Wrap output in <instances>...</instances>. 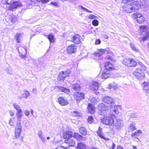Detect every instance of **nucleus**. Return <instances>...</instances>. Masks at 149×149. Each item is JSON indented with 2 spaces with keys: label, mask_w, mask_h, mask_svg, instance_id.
Listing matches in <instances>:
<instances>
[{
  "label": "nucleus",
  "mask_w": 149,
  "mask_h": 149,
  "mask_svg": "<svg viewBox=\"0 0 149 149\" xmlns=\"http://www.w3.org/2000/svg\"><path fill=\"white\" fill-rule=\"evenodd\" d=\"M16 116H17V119H21L22 116V112H17L16 113Z\"/></svg>",
  "instance_id": "48"
},
{
  "label": "nucleus",
  "mask_w": 149,
  "mask_h": 149,
  "mask_svg": "<svg viewBox=\"0 0 149 149\" xmlns=\"http://www.w3.org/2000/svg\"><path fill=\"white\" fill-rule=\"evenodd\" d=\"M46 36H47V38L50 42L52 43L54 42V37L53 35L50 34Z\"/></svg>",
  "instance_id": "33"
},
{
  "label": "nucleus",
  "mask_w": 149,
  "mask_h": 149,
  "mask_svg": "<svg viewBox=\"0 0 149 149\" xmlns=\"http://www.w3.org/2000/svg\"><path fill=\"white\" fill-rule=\"evenodd\" d=\"M101 41L100 39H97L95 42V44L98 45L100 44L101 43Z\"/></svg>",
  "instance_id": "57"
},
{
  "label": "nucleus",
  "mask_w": 149,
  "mask_h": 149,
  "mask_svg": "<svg viewBox=\"0 0 149 149\" xmlns=\"http://www.w3.org/2000/svg\"><path fill=\"white\" fill-rule=\"evenodd\" d=\"M140 8L139 1H134L130 4L125 5L123 7V10L126 12L129 13L137 11Z\"/></svg>",
  "instance_id": "1"
},
{
  "label": "nucleus",
  "mask_w": 149,
  "mask_h": 149,
  "mask_svg": "<svg viewBox=\"0 0 149 149\" xmlns=\"http://www.w3.org/2000/svg\"><path fill=\"white\" fill-rule=\"evenodd\" d=\"M88 18L90 19H93L97 18V17L95 15H90L88 16Z\"/></svg>",
  "instance_id": "50"
},
{
  "label": "nucleus",
  "mask_w": 149,
  "mask_h": 149,
  "mask_svg": "<svg viewBox=\"0 0 149 149\" xmlns=\"http://www.w3.org/2000/svg\"><path fill=\"white\" fill-rule=\"evenodd\" d=\"M143 89L145 92L149 93V83L144 82L143 83Z\"/></svg>",
  "instance_id": "24"
},
{
  "label": "nucleus",
  "mask_w": 149,
  "mask_h": 149,
  "mask_svg": "<svg viewBox=\"0 0 149 149\" xmlns=\"http://www.w3.org/2000/svg\"><path fill=\"white\" fill-rule=\"evenodd\" d=\"M39 2H41L42 3H46L49 1V0H39Z\"/></svg>",
  "instance_id": "55"
},
{
  "label": "nucleus",
  "mask_w": 149,
  "mask_h": 149,
  "mask_svg": "<svg viewBox=\"0 0 149 149\" xmlns=\"http://www.w3.org/2000/svg\"><path fill=\"white\" fill-rule=\"evenodd\" d=\"M17 18L15 16H13L11 18L10 21L11 22L14 23L17 21Z\"/></svg>",
  "instance_id": "45"
},
{
  "label": "nucleus",
  "mask_w": 149,
  "mask_h": 149,
  "mask_svg": "<svg viewBox=\"0 0 149 149\" xmlns=\"http://www.w3.org/2000/svg\"><path fill=\"white\" fill-rule=\"evenodd\" d=\"M79 7H81V8L82 9L84 10V11H86L87 12H89L90 13H92V11L88 10V9L83 7V6H80V5L79 6Z\"/></svg>",
  "instance_id": "49"
},
{
  "label": "nucleus",
  "mask_w": 149,
  "mask_h": 149,
  "mask_svg": "<svg viewBox=\"0 0 149 149\" xmlns=\"http://www.w3.org/2000/svg\"><path fill=\"white\" fill-rule=\"evenodd\" d=\"M73 137L78 141H81L83 140V137L78 133L75 132L73 135Z\"/></svg>",
  "instance_id": "23"
},
{
  "label": "nucleus",
  "mask_w": 149,
  "mask_h": 149,
  "mask_svg": "<svg viewBox=\"0 0 149 149\" xmlns=\"http://www.w3.org/2000/svg\"><path fill=\"white\" fill-rule=\"evenodd\" d=\"M102 36L105 39H107L108 38V36L107 35L104 34H102Z\"/></svg>",
  "instance_id": "58"
},
{
  "label": "nucleus",
  "mask_w": 149,
  "mask_h": 149,
  "mask_svg": "<svg viewBox=\"0 0 149 149\" xmlns=\"http://www.w3.org/2000/svg\"><path fill=\"white\" fill-rule=\"evenodd\" d=\"M14 108L17 110V112H22V109L17 104L14 103L13 104Z\"/></svg>",
  "instance_id": "32"
},
{
  "label": "nucleus",
  "mask_w": 149,
  "mask_h": 149,
  "mask_svg": "<svg viewBox=\"0 0 149 149\" xmlns=\"http://www.w3.org/2000/svg\"><path fill=\"white\" fill-rule=\"evenodd\" d=\"M21 121L20 119H18V120L17 122V126L16 127H18L20 126V127H21Z\"/></svg>",
  "instance_id": "52"
},
{
  "label": "nucleus",
  "mask_w": 149,
  "mask_h": 149,
  "mask_svg": "<svg viewBox=\"0 0 149 149\" xmlns=\"http://www.w3.org/2000/svg\"><path fill=\"white\" fill-rule=\"evenodd\" d=\"M74 97L77 101V102L79 103L81 100L84 99L85 95L82 92H76L74 93Z\"/></svg>",
  "instance_id": "7"
},
{
  "label": "nucleus",
  "mask_w": 149,
  "mask_h": 149,
  "mask_svg": "<svg viewBox=\"0 0 149 149\" xmlns=\"http://www.w3.org/2000/svg\"><path fill=\"white\" fill-rule=\"evenodd\" d=\"M134 15L135 16V18H136H136H139L143 16L141 13H134Z\"/></svg>",
  "instance_id": "46"
},
{
  "label": "nucleus",
  "mask_w": 149,
  "mask_h": 149,
  "mask_svg": "<svg viewBox=\"0 0 149 149\" xmlns=\"http://www.w3.org/2000/svg\"><path fill=\"white\" fill-rule=\"evenodd\" d=\"M113 65L109 62L106 61L104 63V67L105 70L110 71L113 69Z\"/></svg>",
  "instance_id": "17"
},
{
  "label": "nucleus",
  "mask_w": 149,
  "mask_h": 149,
  "mask_svg": "<svg viewBox=\"0 0 149 149\" xmlns=\"http://www.w3.org/2000/svg\"><path fill=\"white\" fill-rule=\"evenodd\" d=\"M23 35V33H17L16 34L15 38L18 43H20L21 42Z\"/></svg>",
  "instance_id": "21"
},
{
  "label": "nucleus",
  "mask_w": 149,
  "mask_h": 149,
  "mask_svg": "<svg viewBox=\"0 0 149 149\" xmlns=\"http://www.w3.org/2000/svg\"><path fill=\"white\" fill-rule=\"evenodd\" d=\"M58 103L63 106L67 105L69 103L68 100L63 97H59L58 99Z\"/></svg>",
  "instance_id": "13"
},
{
  "label": "nucleus",
  "mask_w": 149,
  "mask_h": 149,
  "mask_svg": "<svg viewBox=\"0 0 149 149\" xmlns=\"http://www.w3.org/2000/svg\"><path fill=\"white\" fill-rule=\"evenodd\" d=\"M108 88L109 89H112L113 90H116L118 89L117 86L115 85L114 83L109 84Z\"/></svg>",
  "instance_id": "39"
},
{
  "label": "nucleus",
  "mask_w": 149,
  "mask_h": 149,
  "mask_svg": "<svg viewBox=\"0 0 149 149\" xmlns=\"http://www.w3.org/2000/svg\"><path fill=\"white\" fill-rule=\"evenodd\" d=\"M79 132L82 135L85 136L87 134V131L86 129L83 127H81L79 129Z\"/></svg>",
  "instance_id": "27"
},
{
  "label": "nucleus",
  "mask_w": 149,
  "mask_h": 149,
  "mask_svg": "<svg viewBox=\"0 0 149 149\" xmlns=\"http://www.w3.org/2000/svg\"><path fill=\"white\" fill-rule=\"evenodd\" d=\"M38 135L39 137L40 138L41 141L43 142H45V139L43 136V135L41 131H39L38 132Z\"/></svg>",
  "instance_id": "36"
},
{
  "label": "nucleus",
  "mask_w": 149,
  "mask_h": 149,
  "mask_svg": "<svg viewBox=\"0 0 149 149\" xmlns=\"http://www.w3.org/2000/svg\"><path fill=\"white\" fill-rule=\"evenodd\" d=\"M21 127L19 126L18 127H16L15 131V136L17 138H19L20 135L22 130Z\"/></svg>",
  "instance_id": "22"
},
{
  "label": "nucleus",
  "mask_w": 149,
  "mask_h": 149,
  "mask_svg": "<svg viewBox=\"0 0 149 149\" xmlns=\"http://www.w3.org/2000/svg\"><path fill=\"white\" fill-rule=\"evenodd\" d=\"M141 131L140 130H138L132 134V136H138L141 135Z\"/></svg>",
  "instance_id": "41"
},
{
  "label": "nucleus",
  "mask_w": 149,
  "mask_h": 149,
  "mask_svg": "<svg viewBox=\"0 0 149 149\" xmlns=\"http://www.w3.org/2000/svg\"><path fill=\"white\" fill-rule=\"evenodd\" d=\"M71 114L73 116H81L80 113L76 111L72 112Z\"/></svg>",
  "instance_id": "40"
},
{
  "label": "nucleus",
  "mask_w": 149,
  "mask_h": 149,
  "mask_svg": "<svg viewBox=\"0 0 149 149\" xmlns=\"http://www.w3.org/2000/svg\"><path fill=\"white\" fill-rule=\"evenodd\" d=\"M139 4L141 8L143 11L146 10L148 9L149 5L147 2L145 0H139Z\"/></svg>",
  "instance_id": "9"
},
{
  "label": "nucleus",
  "mask_w": 149,
  "mask_h": 149,
  "mask_svg": "<svg viewBox=\"0 0 149 149\" xmlns=\"http://www.w3.org/2000/svg\"><path fill=\"white\" fill-rule=\"evenodd\" d=\"M9 114L11 116H14V113L11 110L9 111Z\"/></svg>",
  "instance_id": "62"
},
{
  "label": "nucleus",
  "mask_w": 149,
  "mask_h": 149,
  "mask_svg": "<svg viewBox=\"0 0 149 149\" xmlns=\"http://www.w3.org/2000/svg\"><path fill=\"white\" fill-rule=\"evenodd\" d=\"M129 131L132 132L136 129L135 122H132L129 124Z\"/></svg>",
  "instance_id": "30"
},
{
  "label": "nucleus",
  "mask_w": 149,
  "mask_h": 149,
  "mask_svg": "<svg viewBox=\"0 0 149 149\" xmlns=\"http://www.w3.org/2000/svg\"><path fill=\"white\" fill-rule=\"evenodd\" d=\"M24 93L25 95V96H26L27 98L30 95L29 93L27 91H25Z\"/></svg>",
  "instance_id": "54"
},
{
  "label": "nucleus",
  "mask_w": 149,
  "mask_h": 149,
  "mask_svg": "<svg viewBox=\"0 0 149 149\" xmlns=\"http://www.w3.org/2000/svg\"><path fill=\"white\" fill-rule=\"evenodd\" d=\"M137 117V115L134 113H132L130 115L131 118H136Z\"/></svg>",
  "instance_id": "56"
},
{
  "label": "nucleus",
  "mask_w": 149,
  "mask_h": 149,
  "mask_svg": "<svg viewBox=\"0 0 149 149\" xmlns=\"http://www.w3.org/2000/svg\"><path fill=\"white\" fill-rule=\"evenodd\" d=\"M138 65L140 66L133 71V74L136 78L141 80L144 77V72L146 68L141 63H139Z\"/></svg>",
  "instance_id": "2"
},
{
  "label": "nucleus",
  "mask_w": 149,
  "mask_h": 149,
  "mask_svg": "<svg viewBox=\"0 0 149 149\" xmlns=\"http://www.w3.org/2000/svg\"><path fill=\"white\" fill-rule=\"evenodd\" d=\"M114 119L115 120V123H114V125L115 126L118 130H120L124 126L123 121L115 116Z\"/></svg>",
  "instance_id": "6"
},
{
  "label": "nucleus",
  "mask_w": 149,
  "mask_h": 149,
  "mask_svg": "<svg viewBox=\"0 0 149 149\" xmlns=\"http://www.w3.org/2000/svg\"><path fill=\"white\" fill-rule=\"evenodd\" d=\"M67 76L65 75L64 71L61 72L59 75L58 78L60 81H63Z\"/></svg>",
  "instance_id": "26"
},
{
  "label": "nucleus",
  "mask_w": 149,
  "mask_h": 149,
  "mask_svg": "<svg viewBox=\"0 0 149 149\" xmlns=\"http://www.w3.org/2000/svg\"><path fill=\"white\" fill-rule=\"evenodd\" d=\"M18 51L22 58H23L26 53V49L24 47H19L18 49Z\"/></svg>",
  "instance_id": "15"
},
{
  "label": "nucleus",
  "mask_w": 149,
  "mask_h": 149,
  "mask_svg": "<svg viewBox=\"0 0 149 149\" xmlns=\"http://www.w3.org/2000/svg\"><path fill=\"white\" fill-rule=\"evenodd\" d=\"M77 148L80 149H85L86 148V145L82 143H78L77 144Z\"/></svg>",
  "instance_id": "38"
},
{
  "label": "nucleus",
  "mask_w": 149,
  "mask_h": 149,
  "mask_svg": "<svg viewBox=\"0 0 149 149\" xmlns=\"http://www.w3.org/2000/svg\"><path fill=\"white\" fill-rule=\"evenodd\" d=\"M55 89L59 91H61L67 94H69L70 92V90L69 89H68L63 87L56 86L55 87Z\"/></svg>",
  "instance_id": "12"
},
{
  "label": "nucleus",
  "mask_w": 149,
  "mask_h": 149,
  "mask_svg": "<svg viewBox=\"0 0 149 149\" xmlns=\"http://www.w3.org/2000/svg\"><path fill=\"white\" fill-rule=\"evenodd\" d=\"M90 102L91 103L94 104L97 103L98 101L96 98L95 97H93L91 100Z\"/></svg>",
  "instance_id": "43"
},
{
  "label": "nucleus",
  "mask_w": 149,
  "mask_h": 149,
  "mask_svg": "<svg viewBox=\"0 0 149 149\" xmlns=\"http://www.w3.org/2000/svg\"><path fill=\"white\" fill-rule=\"evenodd\" d=\"M65 147H64L62 146H60L56 148L55 149H64Z\"/></svg>",
  "instance_id": "64"
},
{
  "label": "nucleus",
  "mask_w": 149,
  "mask_h": 149,
  "mask_svg": "<svg viewBox=\"0 0 149 149\" xmlns=\"http://www.w3.org/2000/svg\"><path fill=\"white\" fill-rule=\"evenodd\" d=\"M64 72L65 75L67 77H68L69 76V75L70 74V71L69 70H68L66 71H64Z\"/></svg>",
  "instance_id": "51"
},
{
  "label": "nucleus",
  "mask_w": 149,
  "mask_h": 149,
  "mask_svg": "<svg viewBox=\"0 0 149 149\" xmlns=\"http://www.w3.org/2000/svg\"><path fill=\"white\" fill-rule=\"evenodd\" d=\"M136 20L137 22L140 24H142L145 21V18L143 16L139 18H136Z\"/></svg>",
  "instance_id": "37"
},
{
  "label": "nucleus",
  "mask_w": 149,
  "mask_h": 149,
  "mask_svg": "<svg viewBox=\"0 0 149 149\" xmlns=\"http://www.w3.org/2000/svg\"><path fill=\"white\" fill-rule=\"evenodd\" d=\"M115 116L113 115L111 116H104L101 119L102 123L107 125H113Z\"/></svg>",
  "instance_id": "4"
},
{
  "label": "nucleus",
  "mask_w": 149,
  "mask_h": 149,
  "mask_svg": "<svg viewBox=\"0 0 149 149\" xmlns=\"http://www.w3.org/2000/svg\"><path fill=\"white\" fill-rule=\"evenodd\" d=\"M99 83L96 81H94L90 84L89 87L91 90L96 91L98 89Z\"/></svg>",
  "instance_id": "14"
},
{
  "label": "nucleus",
  "mask_w": 149,
  "mask_h": 149,
  "mask_svg": "<svg viewBox=\"0 0 149 149\" xmlns=\"http://www.w3.org/2000/svg\"><path fill=\"white\" fill-rule=\"evenodd\" d=\"M80 36L78 34H76L72 37L71 41L75 44H78L80 43Z\"/></svg>",
  "instance_id": "11"
},
{
  "label": "nucleus",
  "mask_w": 149,
  "mask_h": 149,
  "mask_svg": "<svg viewBox=\"0 0 149 149\" xmlns=\"http://www.w3.org/2000/svg\"><path fill=\"white\" fill-rule=\"evenodd\" d=\"M97 133L98 134L99 136L101 137V138L103 139L104 140H106V139H107V140L109 139H106L104 137V136L101 133V131H98L97 132Z\"/></svg>",
  "instance_id": "42"
},
{
  "label": "nucleus",
  "mask_w": 149,
  "mask_h": 149,
  "mask_svg": "<svg viewBox=\"0 0 149 149\" xmlns=\"http://www.w3.org/2000/svg\"><path fill=\"white\" fill-rule=\"evenodd\" d=\"M108 53L107 50L106 49H101L99 50L98 52H96V53H98L99 56H100L104 54H107Z\"/></svg>",
  "instance_id": "34"
},
{
  "label": "nucleus",
  "mask_w": 149,
  "mask_h": 149,
  "mask_svg": "<svg viewBox=\"0 0 149 149\" xmlns=\"http://www.w3.org/2000/svg\"><path fill=\"white\" fill-rule=\"evenodd\" d=\"M88 111L91 114L94 113L95 111V108L93 105L89 103L87 107Z\"/></svg>",
  "instance_id": "19"
},
{
  "label": "nucleus",
  "mask_w": 149,
  "mask_h": 149,
  "mask_svg": "<svg viewBox=\"0 0 149 149\" xmlns=\"http://www.w3.org/2000/svg\"><path fill=\"white\" fill-rule=\"evenodd\" d=\"M22 6V5L21 2L19 1H14L11 4L9 8V10L13 11L14 10L18 7Z\"/></svg>",
  "instance_id": "8"
},
{
  "label": "nucleus",
  "mask_w": 149,
  "mask_h": 149,
  "mask_svg": "<svg viewBox=\"0 0 149 149\" xmlns=\"http://www.w3.org/2000/svg\"><path fill=\"white\" fill-rule=\"evenodd\" d=\"M110 76V72L109 71L107 70H105L103 72L102 76V79H107Z\"/></svg>",
  "instance_id": "25"
},
{
  "label": "nucleus",
  "mask_w": 149,
  "mask_h": 149,
  "mask_svg": "<svg viewBox=\"0 0 149 149\" xmlns=\"http://www.w3.org/2000/svg\"><path fill=\"white\" fill-rule=\"evenodd\" d=\"M122 63L123 65L127 66L129 67L130 58H125L124 59Z\"/></svg>",
  "instance_id": "35"
},
{
  "label": "nucleus",
  "mask_w": 149,
  "mask_h": 149,
  "mask_svg": "<svg viewBox=\"0 0 149 149\" xmlns=\"http://www.w3.org/2000/svg\"><path fill=\"white\" fill-rule=\"evenodd\" d=\"M12 118H11L10 119V120H9V124L11 125V126H13V122L12 121Z\"/></svg>",
  "instance_id": "61"
},
{
  "label": "nucleus",
  "mask_w": 149,
  "mask_h": 149,
  "mask_svg": "<svg viewBox=\"0 0 149 149\" xmlns=\"http://www.w3.org/2000/svg\"><path fill=\"white\" fill-rule=\"evenodd\" d=\"M51 4L53 5H54L56 6H58V4L56 2H51Z\"/></svg>",
  "instance_id": "63"
},
{
  "label": "nucleus",
  "mask_w": 149,
  "mask_h": 149,
  "mask_svg": "<svg viewBox=\"0 0 149 149\" xmlns=\"http://www.w3.org/2000/svg\"><path fill=\"white\" fill-rule=\"evenodd\" d=\"M130 47L131 49L133 51L136 52H139V49L136 47V45L132 42L130 43Z\"/></svg>",
  "instance_id": "29"
},
{
  "label": "nucleus",
  "mask_w": 149,
  "mask_h": 149,
  "mask_svg": "<svg viewBox=\"0 0 149 149\" xmlns=\"http://www.w3.org/2000/svg\"><path fill=\"white\" fill-rule=\"evenodd\" d=\"M93 118L92 116H90L88 117L87 121L88 123L91 124L93 122Z\"/></svg>",
  "instance_id": "47"
},
{
  "label": "nucleus",
  "mask_w": 149,
  "mask_h": 149,
  "mask_svg": "<svg viewBox=\"0 0 149 149\" xmlns=\"http://www.w3.org/2000/svg\"><path fill=\"white\" fill-rule=\"evenodd\" d=\"M132 0H122V2L126 3H127L128 2H130L132 1Z\"/></svg>",
  "instance_id": "59"
},
{
  "label": "nucleus",
  "mask_w": 149,
  "mask_h": 149,
  "mask_svg": "<svg viewBox=\"0 0 149 149\" xmlns=\"http://www.w3.org/2000/svg\"><path fill=\"white\" fill-rule=\"evenodd\" d=\"M103 101L108 104H114V101L113 99L110 97L106 96L103 98Z\"/></svg>",
  "instance_id": "16"
},
{
  "label": "nucleus",
  "mask_w": 149,
  "mask_h": 149,
  "mask_svg": "<svg viewBox=\"0 0 149 149\" xmlns=\"http://www.w3.org/2000/svg\"><path fill=\"white\" fill-rule=\"evenodd\" d=\"M2 3L4 4H9L10 3L8 2V0H1Z\"/></svg>",
  "instance_id": "53"
},
{
  "label": "nucleus",
  "mask_w": 149,
  "mask_h": 149,
  "mask_svg": "<svg viewBox=\"0 0 149 149\" xmlns=\"http://www.w3.org/2000/svg\"><path fill=\"white\" fill-rule=\"evenodd\" d=\"M77 47L74 45H72L67 48V52L69 54H72L76 52Z\"/></svg>",
  "instance_id": "10"
},
{
  "label": "nucleus",
  "mask_w": 149,
  "mask_h": 149,
  "mask_svg": "<svg viewBox=\"0 0 149 149\" xmlns=\"http://www.w3.org/2000/svg\"><path fill=\"white\" fill-rule=\"evenodd\" d=\"M72 88L75 91H78L81 88L80 85L77 84H73L72 85Z\"/></svg>",
  "instance_id": "31"
},
{
  "label": "nucleus",
  "mask_w": 149,
  "mask_h": 149,
  "mask_svg": "<svg viewBox=\"0 0 149 149\" xmlns=\"http://www.w3.org/2000/svg\"><path fill=\"white\" fill-rule=\"evenodd\" d=\"M24 114H25L27 116H28L30 114L29 112L27 110H25L24 111Z\"/></svg>",
  "instance_id": "60"
},
{
  "label": "nucleus",
  "mask_w": 149,
  "mask_h": 149,
  "mask_svg": "<svg viewBox=\"0 0 149 149\" xmlns=\"http://www.w3.org/2000/svg\"><path fill=\"white\" fill-rule=\"evenodd\" d=\"M73 133L72 132L68 131L64 132L63 134V137L66 139H69L72 137Z\"/></svg>",
  "instance_id": "18"
},
{
  "label": "nucleus",
  "mask_w": 149,
  "mask_h": 149,
  "mask_svg": "<svg viewBox=\"0 0 149 149\" xmlns=\"http://www.w3.org/2000/svg\"><path fill=\"white\" fill-rule=\"evenodd\" d=\"M140 29V34L142 37L139 38L141 42L142 41L144 42L149 38V32H148L147 27L145 26H141L139 27Z\"/></svg>",
  "instance_id": "3"
},
{
  "label": "nucleus",
  "mask_w": 149,
  "mask_h": 149,
  "mask_svg": "<svg viewBox=\"0 0 149 149\" xmlns=\"http://www.w3.org/2000/svg\"><path fill=\"white\" fill-rule=\"evenodd\" d=\"M98 113L100 115H104L106 113V111L108 110V106L104 103H100L98 106Z\"/></svg>",
  "instance_id": "5"
},
{
  "label": "nucleus",
  "mask_w": 149,
  "mask_h": 149,
  "mask_svg": "<svg viewBox=\"0 0 149 149\" xmlns=\"http://www.w3.org/2000/svg\"><path fill=\"white\" fill-rule=\"evenodd\" d=\"M64 142L69 146H74L75 145V141L72 139L70 138L65 140Z\"/></svg>",
  "instance_id": "20"
},
{
  "label": "nucleus",
  "mask_w": 149,
  "mask_h": 149,
  "mask_svg": "<svg viewBox=\"0 0 149 149\" xmlns=\"http://www.w3.org/2000/svg\"><path fill=\"white\" fill-rule=\"evenodd\" d=\"M92 24L95 26H97L99 24V22L96 19L93 20L92 21Z\"/></svg>",
  "instance_id": "44"
},
{
  "label": "nucleus",
  "mask_w": 149,
  "mask_h": 149,
  "mask_svg": "<svg viewBox=\"0 0 149 149\" xmlns=\"http://www.w3.org/2000/svg\"><path fill=\"white\" fill-rule=\"evenodd\" d=\"M129 67H135L137 65V63L132 58H130Z\"/></svg>",
  "instance_id": "28"
}]
</instances>
